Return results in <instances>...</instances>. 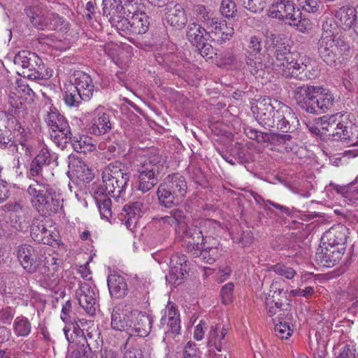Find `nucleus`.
<instances>
[{
	"label": "nucleus",
	"mask_w": 358,
	"mask_h": 358,
	"mask_svg": "<svg viewBox=\"0 0 358 358\" xmlns=\"http://www.w3.org/2000/svg\"><path fill=\"white\" fill-rule=\"evenodd\" d=\"M103 185L93 183V199L101 218L107 221L112 217L111 200L125 199L130 173L124 164L115 162L108 164L101 173Z\"/></svg>",
	"instance_id": "nucleus-1"
},
{
	"label": "nucleus",
	"mask_w": 358,
	"mask_h": 358,
	"mask_svg": "<svg viewBox=\"0 0 358 358\" xmlns=\"http://www.w3.org/2000/svg\"><path fill=\"white\" fill-rule=\"evenodd\" d=\"M266 47L273 54V65L280 69L282 75L286 78L306 80L315 76L316 71L313 68L310 69L311 59L302 57L296 52H291L288 39L283 35H267Z\"/></svg>",
	"instance_id": "nucleus-2"
},
{
	"label": "nucleus",
	"mask_w": 358,
	"mask_h": 358,
	"mask_svg": "<svg viewBox=\"0 0 358 358\" xmlns=\"http://www.w3.org/2000/svg\"><path fill=\"white\" fill-rule=\"evenodd\" d=\"M18 259L22 267L29 273L38 271L41 275L39 280L44 286L53 289L58 285L60 280L57 259L49 255L45 257L43 264L36 259L33 248H20Z\"/></svg>",
	"instance_id": "nucleus-3"
},
{
	"label": "nucleus",
	"mask_w": 358,
	"mask_h": 358,
	"mask_svg": "<svg viewBox=\"0 0 358 358\" xmlns=\"http://www.w3.org/2000/svg\"><path fill=\"white\" fill-rule=\"evenodd\" d=\"M293 98L302 110L313 115L326 113L334 102L331 92L310 85L296 87L293 91Z\"/></svg>",
	"instance_id": "nucleus-4"
},
{
	"label": "nucleus",
	"mask_w": 358,
	"mask_h": 358,
	"mask_svg": "<svg viewBox=\"0 0 358 358\" xmlns=\"http://www.w3.org/2000/svg\"><path fill=\"white\" fill-rule=\"evenodd\" d=\"M328 22L322 24L323 32L317 43L318 53L321 59L331 67H336L349 55L350 45L345 38L328 29Z\"/></svg>",
	"instance_id": "nucleus-5"
},
{
	"label": "nucleus",
	"mask_w": 358,
	"mask_h": 358,
	"mask_svg": "<svg viewBox=\"0 0 358 358\" xmlns=\"http://www.w3.org/2000/svg\"><path fill=\"white\" fill-rule=\"evenodd\" d=\"M187 189V182L182 176L179 173L167 176L157 191L159 204L169 208L178 206L185 197Z\"/></svg>",
	"instance_id": "nucleus-6"
},
{
	"label": "nucleus",
	"mask_w": 358,
	"mask_h": 358,
	"mask_svg": "<svg viewBox=\"0 0 358 358\" xmlns=\"http://www.w3.org/2000/svg\"><path fill=\"white\" fill-rule=\"evenodd\" d=\"M268 12L270 17L282 20L301 32L304 33L310 27V20L302 16L292 0H278L270 6Z\"/></svg>",
	"instance_id": "nucleus-7"
},
{
	"label": "nucleus",
	"mask_w": 358,
	"mask_h": 358,
	"mask_svg": "<svg viewBox=\"0 0 358 358\" xmlns=\"http://www.w3.org/2000/svg\"><path fill=\"white\" fill-rule=\"evenodd\" d=\"M108 19L112 27L127 34H145L150 25L148 16L139 10V5L136 6V10L134 13H129L125 10L124 13L117 14Z\"/></svg>",
	"instance_id": "nucleus-8"
},
{
	"label": "nucleus",
	"mask_w": 358,
	"mask_h": 358,
	"mask_svg": "<svg viewBox=\"0 0 358 358\" xmlns=\"http://www.w3.org/2000/svg\"><path fill=\"white\" fill-rule=\"evenodd\" d=\"M160 328L164 330V341L169 345H174L180 341V319L176 306L169 302L162 311Z\"/></svg>",
	"instance_id": "nucleus-9"
},
{
	"label": "nucleus",
	"mask_w": 358,
	"mask_h": 358,
	"mask_svg": "<svg viewBox=\"0 0 358 358\" xmlns=\"http://www.w3.org/2000/svg\"><path fill=\"white\" fill-rule=\"evenodd\" d=\"M45 122L51 129V138L58 146H63L71 140L72 134L69 122L55 108H50Z\"/></svg>",
	"instance_id": "nucleus-10"
},
{
	"label": "nucleus",
	"mask_w": 358,
	"mask_h": 358,
	"mask_svg": "<svg viewBox=\"0 0 358 358\" xmlns=\"http://www.w3.org/2000/svg\"><path fill=\"white\" fill-rule=\"evenodd\" d=\"M336 131L330 133L333 141L355 145L358 143V118L350 112H343Z\"/></svg>",
	"instance_id": "nucleus-11"
},
{
	"label": "nucleus",
	"mask_w": 358,
	"mask_h": 358,
	"mask_svg": "<svg viewBox=\"0 0 358 358\" xmlns=\"http://www.w3.org/2000/svg\"><path fill=\"white\" fill-rule=\"evenodd\" d=\"M285 103L269 96L257 101L253 113L258 123L265 129H271L275 125V114Z\"/></svg>",
	"instance_id": "nucleus-12"
},
{
	"label": "nucleus",
	"mask_w": 358,
	"mask_h": 358,
	"mask_svg": "<svg viewBox=\"0 0 358 358\" xmlns=\"http://www.w3.org/2000/svg\"><path fill=\"white\" fill-rule=\"evenodd\" d=\"M282 294H284L283 289L278 288L277 284H272L265 297V307L270 317L278 315V320H291L292 315L286 308L282 307Z\"/></svg>",
	"instance_id": "nucleus-13"
},
{
	"label": "nucleus",
	"mask_w": 358,
	"mask_h": 358,
	"mask_svg": "<svg viewBox=\"0 0 358 358\" xmlns=\"http://www.w3.org/2000/svg\"><path fill=\"white\" fill-rule=\"evenodd\" d=\"M170 214L173 216V219L178 228V232L182 231L186 236L192 238L193 242H189V244L198 246L199 244L204 245L206 243L201 231L196 227L191 229L188 226L189 220L182 210L179 208L173 209L170 212Z\"/></svg>",
	"instance_id": "nucleus-14"
},
{
	"label": "nucleus",
	"mask_w": 358,
	"mask_h": 358,
	"mask_svg": "<svg viewBox=\"0 0 358 358\" xmlns=\"http://www.w3.org/2000/svg\"><path fill=\"white\" fill-rule=\"evenodd\" d=\"M63 208V198L60 190L52 187L48 189L44 201H42L36 210L43 216L48 217L55 214Z\"/></svg>",
	"instance_id": "nucleus-15"
},
{
	"label": "nucleus",
	"mask_w": 358,
	"mask_h": 358,
	"mask_svg": "<svg viewBox=\"0 0 358 358\" xmlns=\"http://www.w3.org/2000/svg\"><path fill=\"white\" fill-rule=\"evenodd\" d=\"M208 25L210 39L222 44L232 37L234 34V28L228 26L224 20H218L217 18L208 19Z\"/></svg>",
	"instance_id": "nucleus-16"
},
{
	"label": "nucleus",
	"mask_w": 358,
	"mask_h": 358,
	"mask_svg": "<svg viewBox=\"0 0 358 358\" xmlns=\"http://www.w3.org/2000/svg\"><path fill=\"white\" fill-rule=\"evenodd\" d=\"M276 129L283 133H291L296 129L298 119L291 108L284 104L275 114Z\"/></svg>",
	"instance_id": "nucleus-17"
},
{
	"label": "nucleus",
	"mask_w": 358,
	"mask_h": 358,
	"mask_svg": "<svg viewBox=\"0 0 358 358\" xmlns=\"http://www.w3.org/2000/svg\"><path fill=\"white\" fill-rule=\"evenodd\" d=\"M132 324L129 334H136L138 336H147L152 328V317L138 310H132Z\"/></svg>",
	"instance_id": "nucleus-18"
},
{
	"label": "nucleus",
	"mask_w": 358,
	"mask_h": 358,
	"mask_svg": "<svg viewBox=\"0 0 358 358\" xmlns=\"http://www.w3.org/2000/svg\"><path fill=\"white\" fill-rule=\"evenodd\" d=\"M103 13L110 17L124 13L125 10L129 13H134L138 3L137 0H103Z\"/></svg>",
	"instance_id": "nucleus-19"
},
{
	"label": "nucleus",
	"mask_w": 358,
	"mask_h": 358,
	"mask_svg": "<svg viewBox=\"0 0 358 358\" xmlns=\"http://www.w3.org/2000/svg\"><path fill=\"white\" fill-rule=\"evenodd\" d=\"M165 162V159L159 153H150L141 164L137 172L146 173L161 178Z\"/></svg>",
	"instance_id": "nucleus-20"
},
{
	"label": "nucleus",
	"mask_w": 358,
	"mask_h": 358,
	"mask_svg": "<svg viewBox=\"0 0 358 358\" xmlns=\"http://www.w3.org/2000/svg\"><path fill=\"white\" fill-rule=\"evenodd\" d=\"M165 162V159L159 153H150L141 164L137 172L146 173L161 178Z\"/></svg>",
	"instance_id": "nucleus-21"
},
{
	"label": "nucleus",
	"mask_w": 358,
	"mask_h": 358,
	"mask_svg": "<svg viewBox=\"0 0 358 358\" xmlns=\"http://www.w3.org/2000/svg\"><path fill=\"white\" fill-rule=\"evenodd\" d=\"M132 311L117 306L114 308L111 315V327L118 331H130L132 324Z\"/></svg>",
	"instance_id": "nucleus-22"
},
{
	"label": "nucleus",
	"mask_w": 358,
	"mask_h": 358,
	"mask_svg": "<svg viewBox=\"0 0 358 358\" xmlns=\"http://www.w3.org/2000/svg\"><path fill=\"white\" fill-rule=\"evenodd\" d=\"M147 209L148 204L141 201H136L129 206H125L124 207V211L125 212L124 224L127 228L133 230L139 218L141 217Z\"/></svg>",
	"instance_id": "nucleus-23"
},
{
	"label": "nucleus",
	"mask_w": 358,
	"mask_h": 358,
	"mask_svg": "<svg viewBox=\"0 0 358 358\" xmlns=\"http://www.w3.org/2000/svg\"><path fill=\"white\" fill-rule=\"evenodd\" d=\"M358 13L353 7L343 6L335 13L337 24L344 30L352 29L356 24Z\"/></svg>",
	"instance_id": "nucleus-24"
},
{
	"label": "nucleus",
	"mask_w": 358,
	"mask_h": 358,
	"mask_svg": "<svg viewBox=\"0 0 358 358\" xmlns=\"http://www.w3.org/2000/svg\"><path fill=\"white\" fill-rule=\"evenodd\" d=\"M92 132L96 135L103 134L111 129V122L108 113L102 107L97 108L93 113Z\"/></svg>",
	"instance_id": "nucleus-25"
},
{
	"label": "nucleus",
	"mask_w": 358,
	"mask_h": 358,
	"mask_svg": "<svg viewBox=\"0 0 358 358\" xmlns=\"http://www.w3.org/2000/svg\"><path fill=\"white\" fill-rule=\"evenodd\" d=\"M50 185L37 180H33L27 188V194L31 197L32 206L36 210L42 201H44L48 189H52Z\"/></svg>",
	"instance_id": "nucleus-26"
},
{
	"label": "nucleus",
	"mask_w": 358,
	"mask_h": 358,
	"mask_svg": "<svg viewBox=\"0 0 358 358\" xmlns=\"http://www.w3.org/2000/svg\"><path fill=\"white\" fill-rule=\"evenodd\" d=\"M31 22L38 29L55 30L63 23V19L55 13L32 16Z\"/></svg>",
	"instance_id": "nucleus-27"
},
{
	"label": "nucleus",
	"mask_w": 358,
	"mask_h": 358,
	"mask_svg": "<svg viewBox=\"0 0 358 358\" xmlns=\"http://www.w3.org/2000/svg\"><path fill=\"white\" fill-rule=\"evenodd\" d=\"M227 334V329L220 324L212 326L207 336V347H213L218 352H221L226 343Z\"/></svg>",
	"instance_id": "nucleus-28"
},
{
	"label": "nucleus",
	"mask_w": 358,
	"mask_h": 358,
	"mask_svg": "<svg viewBox=\"0 0 358 358\" xmlns=\"http://www.w3.org/2000/svg\"><path fill=\"white\" fill-rule=\"evenodd\" d=\"M187 38L195 46H201V44H203L204 41L210 40L208 31L196 23L188 25Z\"/></svg>",
	"instance_id": "nucleus-29"
},
{
	"label": "nucleus",
	"mask_w": 358,
	"mask_h": 358,
	"mask_svg": "<svg viewBox=\"0 0 358 358\" xmlns=\"http://www.w3.org/2000/svg\"><path fill=\"white\" fill-rule=\"evenodd\" d=\"M166 21L169 24L181 29L187 22V17L185 10L180 4H176L173 8H171L166 13Z\"/></svg>",
	"instance_id": "nucleus-30"
},
{
	"label": "nucleus",
	"mask_w": 358,
	"mask_h": 358,
	"mask_svg": "<svg viewBox=\"0 0 358 358\" xmlns=\"http://www.w3.org/2000/svg\"><path fill=\"white\" fill-rule=\"evenodd\" d=\"M108 286L112 296L120 298L124 296L127 292V285L122 276L111 274L108 276Z\"/></svg>",
	"instance_id": "nucleus-31"
},
{
	"label": "nucleus",
	"mask_w": 358,
	"mask_h": 358,
	"mask_svg": "<svg viewBox=\"0 0 358 358\" xmlns=\"http://www.w3.org/2000/svg\"><path fill=\"white\" fill-rule=\"evenodd\" d=\"M319 250H320V252L317 253V257L327 266L330 267L339 262L345 251V248H341L340 250L336 248H319Z\"/></svg>",
	"instance_id": "nucleus-32"
},
{
	"label": "nucleus",
	"mask_w": 358,
	"mask_h": 358,
	"mask_svg": "<svg viewBox=\"0 0 358 358\" xmlns=\"http://www.w3.org/2000/svg\"><path fill=\"white\" fill-rule=\"evenodd\" d=\"M75 83H70L68 87L70 90H73L75 92L80 93L82 96L90 97V76L88 74L83 72H77L75 74Z\"/></svg>",
	"instance_id": "nucleus-33"
},
{
	"label": "nucleus",
	"mask_w": 358,
	"mask_h": 358,
	"mask_svg": "<svg viewBox=\"0 0 358 358\" xmlns=\"http://www.w3.org/2000/svg\"><path fill=\"white\" fill-rule=\"evenodd\" d=\"M191 254L199 260L213 264L218 256L217 248H192Z\"/></svg>",
	"instance_id": "nucleus-34"
},
{
	"label": "nucleus",
	"mask_w": 358,
	"mask_h": 358,
	"mask_svg": "<svg viewBox=\"0 0 358 358\" xmlns=\"http://www.w3.org/2000/svg\"><path fill=\"white\" fill-rule=\"evenodd\" d=\"M160 178L146 173L138 172L137 190L146 193L151 190L159 181Z\"/></svg>",
	"instance_id": "nucleus-35"
},
{
	"label": "nucleus",
	"mask_w": 358,
	"mask_h": 358,
	"mask_svg": "<svg viewBox=\"0 0 358 358\" xmlns=\"http://www.w3.org/2000/svg\"><path fill=\"white\" fill-rule=\"evenodd\" d=\"M341 113H336L331 115H324L317 118V124H320L322 129L328 132H335L338 127V122L341 117Z\"/></svg>",
	"instance_id": "nucleus-36"
},
{
	"label": "nucleus",
	"mask_w": 358,
	"mask_h": 358,
	"mask_svg": "<svg viewBox=\"0 0 358 358\" xmlns=\"http://www.w3.org/2000/svg\"><path fill=\"white\" fill-rule=\"evenodd\" d=\"M14 334L17 337H27L31 331V324L24 316H17L13 323Z\"/></svg>",
	"instance_id": "nucleus-37"
},
{
	"label": "nucleus",
	"mask_w": 358,
	"mask_h": 358,
	"mask_svg": "<svg viewBox=\"0 0 358 358\" xmlns=\"http://www.w3.org/2000/svg\"><path fill=\"white\" fill-rule=\"evenodd\" d=\"M18 164L20 161L28 162L35 152V148L29 142L24 141L14 145Z\"/></svg>",
	"instance_id": "nucleus-38"
},
{
	"label": "nucleus",
	"mask_w": 358,
	"mask_h": 358,
	"mask_svg": "<svg viewBox=\"0 0 358 358\" xmlns=\"http://www.w3.org/2000/svg\"><path fill=\"white\" fill-rule=\"evenodd\" d=\"M36 58L34 53L28 51H20L14 57V63L15 65L20 66L23 69L31 70L34 69V65L31 63L33 60Z\"/></svg>",
	"instance_id": "nucleus-39"
},
{
	"label": "nucleus",
	"mask_w": 358,
	"mask_h": 358,
	"mask_svg": "<svg viewBox=\"0 0 358 358\" xmlns=\"http://www.w3.org/2000/svg\"><path fill=\"white\" fill-rule=\"evenodd\" d=\"M66 90L64 92V100L65 103L69 107H77L81 103V101H87L88 97L82 96L80 93L75 92L70 90L68 85L66 87Z\"/></svg>",
	"instance_id": "nucleus-40"
},
{
	"label": "nucleus",
	"mask_w": 358,
	"mask_h": 358,
	"mask_svg": "<svg viewBox=\"0 0 358 358\" xmlns=\"http://www.w3.org/2000/svg\"><path fill=\"white\" fill-rule=\"evenodd\" d=\"M90 292V287L87 283L81 284L79 289L76 292L77 299L79 305L83 308L86 313L90 311V297L88 292Z\"/></svg>",
	"instance_id": "nucleus-41"
},
{
	"label": "nucleus",
	"mask_w": 358,
	"mask_h": 358,
	"mask_svg": "<svg viewBox=\"0 0 358 358\" xmlns=\"http://www.w3.org/2000/svg\"><path fill=\"white\" fill-rule=\"evenodd\" d=\"M246 64L250 72L256 76H263L264 69L266 67L264 64L262 62L260 57H255L252 58L250 56L247 57Z\"/></svg>",
	"instance_id": "nucleus-42"
},
{
	"label": "nucleus",
	"mask_w": 358,
	"mask_h": 358,
	"mask_svg": "<svg viewBox=\"0 0 358 358\" xmlns=\"http://www.w3.org/2000/svg\"><path fill=\"white\" fill-rule=\"evenodd\" d=\"M244 132L249 138L256 141L258 143H268L270 141L269 134L259 131L251 127H244Z\"/></svg>",
	"instance_id": "nucleus-43"
},
{
	"label": "nucleus",
	"mask_w": 358,
	"mask_h": 358,
	"mask_svg": "<svg viewBox=\"0 0 358 358\" xmlns=\"http://www.w3.org/2000/svg\"><path fill=\"white\" fill-rule=\"evenodd\" d=\"M289 320H279L276 324L274 331L276 336L281 339H287L292 334L293 329L290 327L288 322Z\"/></svg>",
	"instance_id": "nucleus-44"
},
{
	"label": "nucleus",
	"mask_w": 358,
	"mask_h": 358,
	"mask_svg": "<svg viewBox=\"0 0 358 358\" xmlns=\"http://www.w3.org/2000/svg\"><path fill=\"white\" fill-rule=\"evenodd\" d=\"M7 121V116L5 112L0 111V145L4 148L10 145L11 139L10 138V131H3L2 127L6 128L5 123Z\"/></svg>",
	"instance_id": "nucleus-45"
},
{
	"label": "nucleus",
	"mask_w": 358,
	"mask_h": 358,
	"mask_svg": "<svg viewBox=\"0 0 358 358\" xmlns=\"http://www.w3.org/2000/svg\"><path fill=\"white\" fill-rule=\"evenodd\" d=\"M221 14L227 18H234L237 14L235 2L233 0H222Z\"/></svg>",
	"instance_id": "nucleus-46"
},
{
	"label": "nucleus",
	"mask_w": 358,
	"mask_h": 358,
	"mask_svg": "<svg viewBox=\"0 0 358 358\" xmlns=\"http://www.w3.org/2000/svg\"><path fill=\"white\" fill-rule=\"evenodd\" d=\"M242 6L248 10L254 13H261L265 6V0H240Z\"/></svg>",
	"instance_id": "nucleus-47"
},
{
	"label": "nucleus",
	"mask_w": 358,
	"mask_h": 358,
	"mask_svg": "<svg viewBox=\"0 0 358 358\" xmlns=\"http://www.w3.org/2000/svg\"><path fill=\"white\" fill-rule=\"evenodd\" d=\"M189 270V267L187 264H185L182 266H175L173 267H171L170 276L176 280L181 281L185 278L186 275L188 274ZM179 283H180V282H178V284Z\"/></svg>",
	"instance_id": "nucleus-48"
},
{
	"label": "nucleus",
	"mask_w": 358,
	"mask_h": 358,
	"mask_svg": "<svg viewBox=\"0 0 358 358\" xmlns=\"http://www.w3.org/2000/svg\"><path fill=\"white\" fill-rule=\"evenodd\" d=\"M334 237L336 246L345 245L346 243L347 237L345 233V229L341 227V229H331L327 231V237Z\"/></svg>",
	"instance_id": "nucleus-49"
},
{
	"label": "nucleus",
	"mask_w": 358,
	"mask_h": 358,
	"mask_svg": "<svg viewBox=\"0 0 358 358\" xmlns=\"http://www.w3.org/2000/svg\"><path fill=\"white\" fill-rule=\"evenodd\" d=\"M234 285L232 282H228L222 287L220 296L224 304H229L232 302Z\"/></svg>",
	"instance_id": "nucleus-50"
},
{
	"label": "nucleus",
	"mask_w": 358,
	"mask_h": 358,
	"mask_svg": "<svg viewBox=\"0 0 358 358\" xmlns=\"http://www.w3.org/2000/svg\"><path fill=\"white\" fill-rule=\"evenodd\" d=\"M300 6L302 10L308 12L315 13L319 11L321 0H299Z\"/></svg>",
	"instance_id": "nucleus-51"
},
{
	"label": "nucleus",
	"mask_w": 358,
	"mask_h": 358,
	"mask_svg": "<svg viewBox=\"0 0 358 358\" xmlns=\"http://www.w3.org/2000/svg\"><path fill=\"white\" fill-rule=\"evenodd\" d=\"M335 358H358V355L356 356L355 345L353 343L344 345Z\"/></svg>",
	"instance_id": "nucleus-52"
},
{
	"label": "nucleus",
	"mask_w": 358,
	"mask_h": 358,
	"mask_svg": "<svg viewBox=\"0 0 358 358\" xmlns=\"http://www.w3.org/2000/svg\"><path fill=\"white\" fill-rule=\"evenodd\" d=\"M272 270L278 275L285 276L287 279H292L296 275V271L292 268L280 264L273 266Z\"/></svg>",
	"instance_id": "nucleus-53"
},
{
	"label": "nucleus",
	"mask_w": 358,
	"mask_h": 358,
	"mask_svg": "<svg viewBox=\"0 0 358 358\" xmlns=\"http://www.w3.org/2000/svg\"><path fill=\"white\" fill-rule=\"evenodd\" d=\"M78 178L80 179V182L78 184L79 189L76 194V196L79 201H81L82 196L84 194H87L89 192L87 184L90 183V180L87 175L80 174L78 176Z\"/></svg>",
	"instance_id": "nucleus-54"
},
{
	"label": "nucleus",
	"mask_w": 358,
	"mask_h": 358,
	"mask_svg": "<svg viewBox=\"0 0 358 358\" xmlns=\"http://www.w3.org/2000/svg\"><path fill=\"white\" fill-rule=\"evenodd\" d=\"M52 157L53 155L50 152L49 150L44 147L41 148L34 159L37 160L38 163L45 166L50 163Z\"/></svg>",
	"instance_id": "nucleus-55"
},
{
	"label": "nucleus",
	"mask_w": 358,
	"mask_h": 358,
	"mask_svg": "<svg viewBox=\"0 0 358 358\" xmlns=\"http://www.w3.org/2000/svg\"><path fill=\"white\" fill-rule=\"evenodd\" d=\"M248 48L250 50V55L252 53L255 55L259 53L262 49V38L256 36H251L249 39Z\"/></svg>",
	"instance_id": "nucleus-56"
},
{
	"label": "nucleus",
	"mask_w": 358,
	"mask_h": 358,
	"mask_svg": "<svg viewBox=\"0 0 358 358\" xmlns=\"http://www.w3.org/2000/svg\"><path fill=\"white\" fill-rule=\"evenodd\" d=\"M196 345L194 343L189 341L183 350L182 358H198Z\"/></svg>",
	"instance_id": "nucleus-57"
},
{
	"label": "nucleus",
	"mask_w": 358,
	"mask_h": 358,
	"mask_svg": "<svg viewBox=\"0 0 358 358\" xmlns=\"http://www.w3.org/2000/svg\"><path fill=\"white\" fill-rule=\"evenodd\" d=\"M43 166H44L43 164L38 163L37 160L34 159L30 164L28 176L29 178L38 176L42 173Z\"/></svg>",
	"instance_id": "nucleus-58"
},
{
	"label": "nucleus",
	"mask_w": 358,
	"mask_h": 358,
	"mask_svg": "<svg viewBox=\"0 0 358 358\" xmlns=\"http://www.w3.org/2000/svg\"><path fill=\"white\" fill-rule=\"evenodd\" d=\"M14 311L10 308H6L0 310V322L3 324H9L14 317Z\"/></svg>",
	"instance_id": "nucleus-59"
},
{
	"label": "nucleus",
	"mask_w": 358,
	"mask_h": 358,
	"mask_svg": "<svg viewBox=\"0 0 358 358\" xmlns=\"http://www.w3.org/2000/svg\"><path fill=\"white\" fill-rule=\"evenodd\" d=\"M195 12L197 16L199 17V20L206 24V26L208 25V19H214L213 17H210L209 15V13L206 11V6L203 5H198L195 8Z\"/></svg>",
	"instance_id": "nucleus-60"
},
{
	"label": "nucleus",
	"mask_w": 358,
	"mask_h": 358,
	"mask_svg": "<svg viewBox=\"0 0 358 358\" xmlns=\"http://www.w3.org/2000/svg\"><path fill=\"white\" fill-rule=\"evenodd\" d=\"M123 358H145V357L142 349L139 346H136L127 350Z\"/></svg>",
	"instance_id": "nucleus-61"
},
{
	"label": "nucleus",
	"mask_w": 358,
	"mask_h": 358,
	"mask_svg": "<svg viewBox=\"0 0 358 358\" xmlns=\"http://www.w3.org/2000/svg\"><path fill=\"white\" fill-rule=\"evenodd\" d=\"M206 329V322L203 320H201L200 322L195 327V330L194 332V338L197 341L202 340L204 337Z\"/></svg>",
	"instance_id": "nucleus-62"
},
{
	"label": "nucleus",
	"mask_w": 358,
	"mask_h": 358,
	"mask_svg": "<svg viewBox=\"0 0 358 358\" xmlns=\"http://www.w3.org/2000/svg\"><path fill=\"white\" fill-rule=\"evenodd\" d=\"M209 40H206L203 41V44H201V46H196L200 54L203 57H212L211 55L213 53V47L212 45L208 43Z\"/></svg>",
	"instance_id": "nucleus-63"
},
{
	"label": "nucleus",
	"mask_w": 358,
	"mask_h": 358,
	"mask_svg": "<svg viewBox=\"0 0 358 358\" xmlns=\"http://www.w3.org/2000/svg\"><path fill=\"white\" fill-rule=\"evenodd\" d=\"M187 258L185 255L176 253L171 258L170 265L171 267H173L175 266H182L185 264H187Z\"/></svg>",
	"instance_id": "nucleus-64"
}]
</instances>
